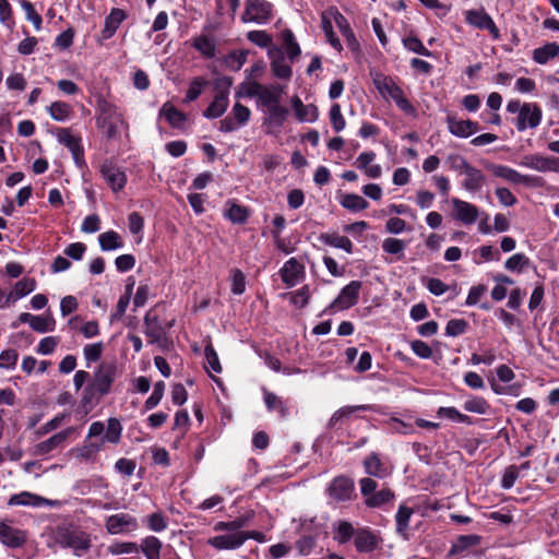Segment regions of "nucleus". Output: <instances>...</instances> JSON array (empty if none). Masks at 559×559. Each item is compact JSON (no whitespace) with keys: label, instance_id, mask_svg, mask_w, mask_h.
I'll list each match as a JSON object with an SVG mask.
<instances>
[{"label":"nucleus","instance_id":"nucleus-62","mask_svg":"<svg viewBox=\"0 0 559 559\" xmlns=\"http://www.w3.org/2000/svg\"><path fill=\"white\" fill-rule=\"evenodd\" d=\"M247 38L261 48H266L272 44V37L265 31H251L247 34Z\"/></svg>","mask_w":559,"mask_h":559},{"label":"nucleus","instance_id":"nucleus-28","mask_svg":"<svg viewBox=\"0 0 559 559\" xmlns=\"http://www.w3.org/2000/svg\"><path fill=\"white\" fill-rule=\"evenodd\" d=\"M376 159V153L374 152H362L357 157L355 165L361 169L365 175L369 178L376 179L379 178L382 174L381 166L378 164H372V162Z\"/></svg>","mask_w":559,"mask_h":559},{"label":"nucleus","instance_id":"nucleus-45","mask_svg":"<svg viewBox=\"0 0 559 559\" xmlns=\"http://www.w3.org/2000/svg\"><path fill=\"white\" fill-rule=\"evenodd\" d=\"M281 38L286 49V53L289 60L293 62L297 57H299L301 50L296 41L295 35L290 29H284L281 34Z\"/></svg>","mask_w":559,"mask_h":559},{"label":"nucleus","instance_id":"nucleus-5","mask_svg":"<svg viewBox=\"0 0 559 559\" xmlns=\"http://www.w3.org/2000/svg\"><path fill=\"white\" fill-rule=\"evenodd\" d=\"M57 542L64 548H71L75 556H82L92 547L91 535L79 528H60Z\"/></svg>","mask_w":559,"mask_h":559},{"label":"nucleus","instance_id":"nucleus-53","mask_svg":"<svg viewBox=\"0 0 559 559\" xmlns=\"http://www.w3.org/2000/svg\"><path fill=\"white\" fill-rule=\"evenodd\" d=\"M271 84H261L259 82H250L245 85V95L248 97H254L257 99V105L260 103L261 98L270 91Z\"/></svg>","mask_w":559,"mask_h":559},{"label":"nucleus","instance_id":"nucleus-50","mask_svg":"<svg viewBox=\"0 0 559 559\" xmlns=\"http://www.w3.org/2000/svg\"><path fill=\"white\" fill-rule=\"evenodd\" d=\"M47 109L50 117L56 121L68 120L72 112L71 106L63 102H53Z\"/></svg>","mask_w":559,"mask_h":559},{"label":"nucleus","instance_id":"nucleus-24","mask_svg":"<svg viewBox=\"0 0 559 559\" xmlns=\"http://www.w3.org/2000/svg\"><path fill=\"white\" fill-rule=\"evenodd\" d=\"M447 124L450 133L459 138H468L478 130L477 122L457 119L451 115L447 117Z\"/></svg>","mask_w":559,"mask_h":559},{"label":"nucleus","instance_id":"nucleus-12","mask_svg":"<svg viewBox=\"0 0 559 559\" xmlns=\"http://www.w3.org/2000/svg\"><path fill=\"white\" fill-rule=\"evenodd\" d=\"M542 117V109L536 104L525 103L516 118L515 127L519 131L534 129L540 123Z\"/></svg>","mask_w":559,"mask_h":559},{"label":"nucleus","instance_id":"nucleus-6","mask_svg":"<svg viewBox=\"0 0 559 559\" xmlns=\"http://www.w3.org/2000/svg\"><path fill=\"white\" fill-rule=\"evenodd\" d=\"M273 15V4L266 0H246L241 14L243 23L266 24Z\"/></svg>","mask_w":559,"mask_h":559},{"label":"nucleus","instance_id":"nucleus-44","mask_svg":"<svg viewBox=\"0 0 559 559\" xmlns=\"http://www.w3.org/2000/svg\"><path fill=\"white\" fill-rule=\"evenodd\" d=\"M340 203L343 207L352 212L362 211L369 205L362 197L355 193H346L342 195Z\"/></svg>","mask_w":559,"mask_h":559},{"label":"nucleus","instance_id":"nucleus-13","mask_svg":"<svg viewBox=\"0 0 559 559\" xmlns=\"http://www.w3.org/2000/svg\"><path fill=\"white\" fill-rule=\"evenodd\" d=\"M102 177L107 182V185L111 188L114 192H118L122 190L127 183V176L124 171L114 165L112 163L105 162L99 169Z\"/></svg>","mask_w":559,"mask_h":559},{"label":"nucleus","instance_id":"nucleus-7","mask_svg":"<svg viewBox=\"0 0 559 559\" xmlns=\"http://www.w3.org/2000/svg\"><path fill=\"white\" fill-rule=\"evenodd\" d=\"M486 169L491 171L493 176L504 179L506 181L511 182L513 185H525L530 187H540L543 185V180L540 177L532 175H522L515 169L504 165L488 163L486 164Z\"/></svg>","mask_w":559,"mask_h":559},{"label":"nucleus","instance_id":"nucleus-47","mask_svg":"<svg viewBox=\"0 0 559 559\" xmlns=\"http://www.w3.org/2000/svg\"><path fill=\"white\" fill-rule=\"evenodd\" d=\"M107 551L112 556L120 555H138L140 552V547L134 542H116L108 546Z\"/></svg>","mask_w":559,"mask_h":559},{"label":"nucleus","instance_id":"nucleus-38","mask_svg":"<svg viewBox=\"0 0 559 559\" xmlns=\"http://www.w3.org/2000/svg\"><path fill=\"white\" fill-rule=\"evenodd\" d=\"M228 207L225 212V217H227L234 224H243L247 222L249 217V211L246 206H242L235 201H227L226 204Z\"/></svg>","mask_w":559,"mask_h":559},{"label":"nucleus","instance_id":"nucleus-42","mask_svg":"<svg viewBox=\"0 0 559 559\" xmlns=\"http://www.w3.org/2000/svg\"><path fill=\"white\" fill-rule=\"evenodd\" d=\"M370 408L369 405H353V406H344L338 408L336 412L333 413L329 420V428H334L338 421L349 418L352 415H354L356 412L360 411H368Z\"/></svg>","mask_w":559,"mask_h":559},{"label":"nucleus","instance_id":"nucleus-57","mask_svg":"<svg viewBox=\"0 0 559 559\" xmlns=\"http://www.w3.org/2000/svg\"><path fill=\"white\" fill-rule=\"evenodd\" d=\"M104 345L102 342L87 344L83 348V355L85 360L87 361V367H90L91 362L97 361L103 354Z\"/></svg>","mask_w":559,"mask_h":559},{"label":"nucleus","instance_id":"nucleus-14","mask_svg":"<svg viewBox=\"0 0 559 559\" xmlns=\"http://www.w3.org/2000/svg\"><path fill=\"white\" fill-rule=\"evenodd\" d=\"M466 22L476 28L487 29L495 39L500 37L499 28L496 26L491 16L484 10L467 11Z\"/></svg>","mask_w":559,"mask_h":559},{"label":"nucleus","instance_id":"nucleus-16","mask_svg":"<svg viewBox=\"0 0 559 559\" xmlns=\"http://www.w3.org/2000/svg\"><path fill=\"white\" fill-rule=\"evenodd\" d=\"M143 332L152 344H160L165 338L166 330L153 310H148L144 317Z\"/></svg>","mask_w":559,"mask_h":559},{"label":"nucleus","instance_id":"nucleus-19","mask_svg":"<svg viewBox=\"0 0 559 559\" xmlns=\"http://www.w3.org/2000/svg\"><path fill=\"white\" fill-rule=\"evenodd\" d=\"M454 209V217L466 225L474 224L479 215V210L476 205L460 199H452Z\"/></svg>","mask_w":559,"mask_h":559},{"label":"nucleus","instance_id":"nucleus-20","mask_svg":"<svg viewBox=\"0 0 559 559\" xmlns=\"http://www.w3.org/2000/svg\"><path fill=\"white\" fill-rule=\"evenodd\" d=\"M280 273L282 281L293 287L304 277L305 266L296 258H290L284 263Z\"/></svg>","mask_w":559,"mask_h":559},{"label":"nucleus","instance_id":"nucleus-23","mask_svg":"<svg viewBox=\"0 0 559 559\" xmlns=\"http://www.w3.org/2000/svg\"><path fill=\"white\" fill-rule=\"evenodd\" d=\"M127 19V13L119 8L111 9L108 16L105 19V25L100 32L99 41H105L111 38L120 24Z\"/></svg>","mask_w":559,"mask_h":559},{"label":"nucleus","instance_id":"nucleus-61","mask_svg":"<svg viewBox=\"0 0 559 559\" xmlns=\"http://www.w3.org/2000/svg\"><path fill=\"white\" fill-rule=\"evenodd\" d=\"M468 323L464 319H452L447 323L445 334L448 336H459L465 333Z\"/></svg>","mask_w":559,"mask_h":559},{"label":"nucleus","instance_id":"nucleus-43","mask_svg":"<svg viewBox=\"0 0 559 559\" xmlns=\"http://www.w3.org/2000/svg\"><path fill=\"white\" fill-rule=\"evenodd\" d=\"M98 242L103 251L120 249L123 246L120 235L114 230L100 234Z\"/></svg>","mask_w":559,"mask_h":559},{"label":"nucleus","instance_id":"nucleus-63","mask_svg":"<svg viewBox=\"0 0 559 559\" xmlns=\"http://www.w3.org/2000/svg\"><path fill=\"white\" fill-rule=\"evenodd\" d=\"M330 121L332 123L333 129L336 132H341L345 128V119L341 111V106L338 104L332 105L330 112Z\"/></svg>","mask_w":559,"mask_h":559},{"label":"nucleus","instance_id":"nucleus-25","mask_svg":"<svg viewBox=\"0 0 559 559\" xmlns=\"http://www.w3.org/2000/svg\"><path fill=\"white\" fill-rule=\"evenodd\" d=\"M74 432L73 427H69L60 432L55 433L45 441H41L35 445L36 455H46L51 451L56 450Z\"/></svg>","mask_w":559,"mask_h":559},{"label":"nucleus","instance_id":"nucleus-35","mask_svg":"<svg viewBox=\"0 0 559 559\" xmlns=\"http://www.w3.org/2000/svg\"><path fill=\"white\" fill-rule=\"evenodd\" d=\"M159 115L163 116L173 128H181L187 120V116L169 102L163 105Z\"/></svg>","mask_w":559,"mask_h":559},{"label":"nucleus","instance_id":"nucleus-54","mask_svg":"<svg viewBox=\"0 0 559 559\" xmlns=\"http://www.w3.org/2000/svg\"><path fill=\"white\" fill-rule=\"evenodd\" d=\"M290 302L297 308H304L308 305L311 292L308 285L302 286L300 289L287 294Z\"/></svg>","mask_w":559,"mask_h":559},{"label":"nucleus","instance_id":"nucleus-9","mask_svg":"<svg viewBox=\"0 0 559 559\" xmlns=\"http://www.w3.org/2000/svg\"><path fill=\"white\" fill-rule=\"evenodd\" d=\"M139 521L130 513H116L106 518L105 528L110 535H127L138 531Z\"/></svg>","mask_w":559,"mask_h":559},{"label":"nucleus","instance_id":"nucleus-55","mask_svg":"<svg viewBox=\"0 0 559 559\" xmlns=\"http://www.w3.org/2000/svg\"><path fill=\"white\" fill-rule=\"evenodd\" d=\"M355 534H356V531H355L354 526L349 522L343 521V522L338 523V525L336 527V532H335V537L334 538L340 544H345L352 537L355 538Z\"/></svg>","mask_w":559,"mask_h":559},{"label":"nucleus","instance_id":"nucleus-33","mask_svg":"<svg viewBox=\"0 0 559 559\" xmlns=\"http://www.w3.org/2000/svg\"><path fill=\"white\" fill-rule=\"evenodd\" d=\"M319 240L330 247L342 249L347 253L353 252V242L346 236H341L337 233H323L319 236Z\"/></svg>","mask_w":559,"mask_h":559},{"label":"nucleus","instance_id":"nucleus-39","mask_svg":"<svg viewBox=\"0 0 559 559\" xmlns=\"http://www.w3.org/2000/svg\"><path fill=\"white\" fill-rule=\"evenodd\" d=\"M414 511L412 508L401 504L395 514L396 532L404 538H407V532L409 527V520Z\"/></svg>","mask_w":559,"mask_h":559},{"label":"nucleus","instance_id":"nucleus-27","mask_svg":"<svg viewBox=\"0 0 559 559\" xmlns=\"http://www.w3.org/2000/svg\"><path fill=\"white\" fill-rule=\"evenodd\" d=\"M463 175L465 178L461 185L466 191L475 193L483 189L486 182V177L480 169L469 165Z\"/></svg>","mask_w":559,"mask_h":559},{"label":"nucleus","instance_id":"nucleus-30","mask_svg":"<svg viewBox=\"0 0 559 559\" xmlns=\"http://www.w3.org/2000/svg\"><path fill=\"white\" fill-rule=\"evenodd\" d=\"M290 103L300 122H313L318 119V108L313 104L305 105L298 96H294Z\"/></svg>","mask_w":559,"mask_h":559},{"label":"nucleus","instance_id":"nucleus-64","mask_svg":"<svg viewBox=\"0 0 559 559\" xmlns=\"http://www.w3.org/2000/svg\"><path fill=\"white\" fill-rule=\"evenodd\" d=\"M445 163L449 165V168L454 171H460V174L463 175V173L466 170V168L471 165L465 157L459 155V154H450L447 157Z\"/></svg>","mask_w":559,"mask_h":559},{"label":"nucleus","instance_id":"nucleus-51","mask_svg":"<svg viewBox=\"0 0 559 559\" xmlns=\"http://www.w3.org/2000/svg\"><path fill=\"white\" fill-rule=\"evenodd\" d=\"M56 320L51 316V313H47L46 316H34L32 322V329L38 333L51 332L55 330Z\"/></svg>","mask_w":559,"mask_h":559},{"label":"nucleus","instance_id":"nucleus-58","mask_svg":"<svg viewBox=\"0 0 559 559\" xmlns=\"http://www.w3.org/2000/svg\"><path fill=\"white\" fill-rule=\"evenodd\" d=\"M20 4L25 12L26 20L34 25L36 31H39L41 25V16L35 11L33 3L27 0H20Z\"/></svg>","mask_w":559,"mask_h":559},{"label":"nucleus","instance_id":"nucleus-52","mask_svg":"<svg viewBox=\"0 0 559 559\" xmlns=\"http://www.w3.org/2000/svg\"><path fill=\"white\" fill-rule=\"evenodd\" d=\"M100 397L97 391L88 384L82 394L81 406L84 408L85 413L91 412L100 401Z\"/></svg>","mask_w":559,"mask_h":559},{"label":"nucleus","instance_id":"nucleus-1","mask_svg":"<svg viewBox=\"0 0 559 559\" xmlns=\"http://www.w3.org/2000/svg\"><path fill=\"white\" fill-rule=\"evenodd\" d=\"M284 93L285 86L271 84L270 91L257 105L258 107H262L266 110V115L262 120V126L265 128V132L267 134H278L289 115V110L281 104Z\"/></svg>","mask_w":559,"mask_h":559},{"label":"nucleus","instance_id":"nucleus-26","mask_svg":"<svg viewBox=\"0 0 559 559\" xmlns=\"http://www.w3.org/2000/svg\"><path fill=\"white\" fill-rule=\"evenodd\" d=\"M58 141L67 146L72 153L76 164L83 162V148L81 146V139L74 136L69 129L62 128L57 131Z\"/></svg>","mask_w":559,"mask_h":559},{"label":"nucleus","instance_id":"nucleus-32","mask_svg":"<svg viewBox=\"0 0 559 559\" xmlns=\"http://www.w3.org/2000/svg\"><path fill=\"white\" fill-rule=\"evenodd\" d=\"M362 465L366 474L377 478L382 479L390 474L388 467L381 461L379 454L374 452L365 457Z\"/></svg>","mask_w":559,"mask_h":559},{"label":"nucleus","instance_id":"nucleus-4","mask_svg":"<svg viewBox=\"0 0 559 559\" xmlns=\"http://www.w3.org/2000/svg\"><path fill=\"white\" fill-rule=\"evenodd\" d=\"M122 435V426L118 418L111 417L107 420V430L106 433L98 442H91L88 444H84L81 448H78L76 456L80 459L88 460L97 452L103 449L105 442H109L112 444H118L121 440Z\"/></svg>","mask_w":559,"mask_h":559},{"label":"nucleus","instance_id":"nucleus-60","mask_svg":"<svg viewBox=\"0 0 559 559\" xmlns=\"http://www.w3.org/2000/svg\"><path fill=\"white\" fill-rule=\"evenodd\" d=\"M530 264V259L524 253H515L510 257L504 266L509 271H521Z\"/></svg>","mask_w":559,"mask_h":559},{"label":"nucleus","instance_id":"nucleus-59","mask_svg":"<svg viewBox=\"0 0 559 559\" xmlns=\"http://www.w3.org/2000/svg\"><path fill=\"white\" fill-rule=\"evenodd\" d=\"M229 115L235 119L239 127H241L247 124L250 120L251 111L247 106L236 103Z\"/></svg>","mask_w":559,"mask_h":559},{"label":"nucleus","instance_id":"nucleus-37","mask_svg":"<svg viewBox=\"0 0 559 559\" xmlns=\"http://www.w3.org/2000/svg\"><path fill=\"white\" fill-rule=\"evenodd\" d=\"M146 559H160L162 542L155 536H146L139 545Z\"/></svg>","mask_w":559,"mask_h":559},{"label":"nucleus","instance_id":"nucleus-36","mask_svg":"<svg viewBox=\"0 0 559 559\" xmlns=\"http://www.w3.org/2000/svg\"><path fill=\"white\" fill-rule=\"evenodd\" d=\"M36 288V281L34 278L24 277L19 281L13 290L7 296L5 304L10 301H16L20 298L31 294Z\"/></svg>","mask_w":559,"mask_h":559},{"label":"nucleus","instance_id":"nucleus-48","mask_svg":"<svg viewBox=\"0 0 559 559\" xmlns=\"http://www.w3.org/2000/svg\"><path fill=\"white\" fill-rule=\"evenodd\" d=\"M193 47L206 58L215 56V41L207 36H198L193 39Z\"/></svg>","mask_w":559,"mask_h":559},{"label":"nucleus","instance_id":"nucleus-22","mask_svg":"<svg viewBox=\"0 0 559 559\" xmlns=\"http://www.w3.org/2000/svg\"><path fill=\"white\" fill-rule=\"evenodd\" d=\"M269 57L273 75L278 79L289 80L293 75V70L290 64L286 62L283 51L276 48L270 49Z\"/></svg>","mask_w":559,"mask_h":559},{"label":"nucleus","instance_id":"nucleus-21","mask_svg":"<svg viewBox=\"0 0 559 559\" xmlns=\"http://www.w3.org/2000/svg\"><path fill=\"white\" fill-rule=\"evenodd\" d=\"M9 506H33V507H41V506H58L59 502L57 500H49L47 498L34 495L28 491H22L20 493L12 495L8 501Z\"/></svg>","mask_w":559,"mask_h":559},{"label":"nucleus","instance_id":"nucleus-8","mask_svg":"<svg viewBox=\"0 0 559 559\" xmlns=\"http://www.w3.org/2000/svg\"><path fill=\"white\" fill-rule=\"evenodd\" d=\"M118 373L116 362L103 361L93 373L91 385L97 391L99 396L109 394L111 385Z\"/></svg>","mask_w":559,"mask_h":559},{"label":"nucleus","instance_id":"nucleus-15","mask_svg":"<svg viewBox=\"0 0 559 559\" xmlns=\"http://www.w3.org/2000/svg\"><path fill=\"white\" fill-rule=\"evenodd\" d=\"M207 544L217 550H235L245 544V536L242 532H228L209 538Z\"/></svg>","mask_w":559,"mask_h":559},{"label":"nucleus","instance_id":"nucleus-18","mask_svg":"<svg viewBox=\"0 0 559 559\" xmlns=\"http://www.w3.org/2000/svg\"><path fill=\"white\" fill-rule=\"evenodd\" d=\"M26 542V534L7 522H0V543L10 548H19Z\"/></svg>","mask_w":559,"mask_h":559},{"label":"nucleus","instance_id":"nucleus-46","mask_svg":"<svg viewBox=\"0 0 559 559\" xmlns=\"http://www.w3.org/2000/svg\"><path fill=\"white\" fill-rule=\"evenodd\" d=\"M463 408L469 413L486 415L490 409V405L481 396H471L464 402Z\"/></svg>","mask_w":559,"mask_h":559},{"label":"nucleus","instance_id":"nucleus-41","mask_svg":"<svg viewBox=\"0 0 559 559\" xmlns=\"http://www.w3.org/2000/svg\"><path fill=\"white\" fill-rule=\"evenodd\" d=\"M559 55V45L557 43L546 44L533 51V60L536 63L545 64L550 59Z\"/></svg>","mask_w":559,"mask_h":559},{"label":"nucleus","instance_id":"nucleus-29","mask_svg":"<svg viewBox=\"0 0 559 559\" xmlns=\"http://www.w3.org/2000/svg\"><path fill=\"white\" fill-rule=\"evenodd\" d=\"M228 94V88L219 91L215 95L213 102L205 109L203 114L204 117L207 119H215L223 116L229 104Z\"/></svg>","mask_w":559,"mask_h":559},{"label":"nucleus","instance_id":"nucleus-34","mask_svg":"<svg viewBox=\"0 0 559 559\" xmlns=\"http://www.w3.org/2000/svg\"><path fill=\"white\" fill-rule=\"evenodd\" d=\"M480 536L471 534V535H460L456 540L452 544L449 556H457L466 551L467 549L478 546L480 543Z\"/></svg>","mask_w":559,"mask_h":559},{"label":"nucleus","instance_id":"nucleus-11","mask_svg":"<svg viewBox=\"0 0 559 559\" xmlns=\"http://www.w3.org/2000/svg\"><path fill=\"white\" fill-rule=\"evenodd\" d=\"M360 288V281H352L342 288L340 295L333 300L329 308L344 310L355 306L359 298Z\"/></svg>","mask_w":559,"mask_h":559},{"label":"nucleus","instance_id":"nucleus-56","mask_svg":"<svg viewBox=\"0 0 559 559\" xmlns=\"http://www.w3.org/2000/svg\"><path fill=\"white\" fill-rule=\"evenodd\" d=\"M165 382L158 381L154 384V389L150 397L145 401L144 407L146 411L156 407L164 396Z\"/></svg>","mask_w":559,"mask_h":559},{"label":"nucleus","instance_id":"nucleus-49","mask_svg":"<svg viewBox=\"0 0 559 559\" xmlns=\"http://www.w3.org/2000/svg\"><path fill=\"white\" fill-rule=\"evenodd\" d=\"M393 498L394 493L389 488H384L366 498L365 503L369 508H378L390 502Z\"/></svg>","mask_w":559,"mask_h":559},{"label":"nucleus","instance_id":"nucleus-40","mask_svg":"<svg viewBox=\"0 0 559 559\" xmlns=\"http://www.w3.org/2000/svg\"><path fill=\"white\" fill-rule=\"evenodd\" d=\"M253 518V512H250L246 515L239 516L234 521L229 522H217L214 525V531L216 532H242L241 528L245 527L248 522Z\"/></svg>","mask_w":559,"mask_h":559},{"label":"nucleus","instance_id":"nucleus-10","mask_svg":"<svg viewBox=\"0 0 559 559\" xmlns=\"http://www.w3.org/2000/svg\"><path fill=\"white\" fill-rule=\"evenodd\" d=\"M520 165L539 173H559V157L554 156H544L540 154L525 155Z\"/></svg>","mask_w":559,"mask_h":559},{"label":"nucleus","instance_id":"nucleus-2","mask_svg":"<svg viewBox=\"0 0 559 559\" xmlns=\"http://www.w3.org/2000/svg\"><path fill=\"white\" fill-rule=\"evenodd\" d=\"M97 127L108 140L116 139L119 134L120 127L124 124L123 117L117 106L106 99H99L97 102Z\"/></svg>","mask_w":559,"mask_h":559},{"label":"nucleus","instance_id":"nucleus-31","mask_svg":"<svg viewBox=\"0 0 559 559\" xmlns=\"http://www.w3.org/2000/svg\"><path fill=\"white\" fill-rule=\"evenodd\" d=\"M378 537L367 528L356 531L354 544L359 552H371L378 547Z\"/></svg>","mask_w":559,"mask_h":559},{"label":"nucleus","instance_id":"nucleus-3","mask_svg":"<svg viewBox=\"0 0 559 559\" xmlns=\"http://www.w3.org/2000/svg\"><path fill=\"white\" fill-rule=\"evenodd\" d=\"M372 81L382 97L394 100L396 106L405 114H415L414 106L404 97L402 88L392 78L377 72L372 74Z\"/></svg>","mask_w":559,"mask_h":559},{"label":"nucleus","instance_id":"nucleus-17","mask_svg":"<svg viewBox=\"0 0 559 559\" xmlns=\"http://www.w3.org/2000/svg\"><path fill=\"white\" fill-rule=\"evenodd\" d=\"M329 495L336 501H346L352 498L354 483L345 476L335 477L328 488Z\"/></svg>","mask_w":559,"mask_h":559}]
</instances>
